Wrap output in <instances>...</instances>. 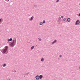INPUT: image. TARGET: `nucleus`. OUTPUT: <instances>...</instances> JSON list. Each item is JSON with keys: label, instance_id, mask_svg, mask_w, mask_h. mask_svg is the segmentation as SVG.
Segmentation results:
<instances>
[{"label": "nucleus", "instance_id": "obj_1", "mask_svg": "<svg viewBox=\"0 0 80 80\" xmlns=\"http://www.w3.org/2000/svg\"><path fill=\"white\" fill-rule=\"evenodd\" d=\"M8 52V46H7L5 47V48L3 50V52L4 54H7Z\"/></svg>", "mask_w": 80, "mask_h": 80}, {"label": "nucleus", "instance_id": "obj_2", "mask_svg": "<svg viewBox=\"0 0 80 80\" xmlns=\"http://www.w3.org/2000/svg\"><path fill=\"white\" fill-rule=\"evenodd\" d=\"M16 38H14L12 41L13 42L11 44H10V45L11 47H13L14 45H15V43H16Z\"/></svg>", "mask_w": 80, "mask_h": 80}, {"label": "nucleus", "instance_id": "obj_3", "mask_svg": "<svg viewBox=\"0 0 80 80\" xmlns=\"http://www.w3.org/2000/svg\"><path fill=\"white\" fill-rule=\"evenodd\" d=\"M80 23V20H77L75 22V25H79Z\"/></svg>", "mask_w": 80, "mask_h": 80}, {"label": "nucleus", "instance_id": "obj_4", "mask_svg": "<svg viewBox=\"0 0 80 80\" xmlns=\"http://www.w3.org/2000/svg\"><path fill=\"white\" fill-rule=\"evenodd\" d=\"M36 80H39L40 79V77L38 75H37L36 76Z\"/></svg>", "mask_w": 80, "mask_h": 80}, {"label": "nucleus", "instance_id": "obj_5", "mask_svg": "<svg viewBox=\"0 0 80 80\" xmlns=\"http://www.w3.org/2000/svg\"><path fill=\"white\" fill-rule=\"evenodd\" d=\"M33 19V16H32L30 19H29V20L30 21H32Z\"/></svg>", "mask_w": 80, "mask_h": 80}, {"label": "nucleus", "instance_id": "obj_6", "mask_svg": "<svg viewBox=\"0 0 80 80\" xmlns=\"http://www.w3.org/2000/svg\"><path fill=\"white\" fill-rule=\"evenodd\" d=\"M39 78H40V79H42V78H43V76L42 75H40V76H39Z\"/></svg>", "mask_w": 80, "mask_h": 80}, {"label": "nucleus", "instance_id": "obj_7", "mask_svg": "<svg viewBox=\"0 0 80 80\" xmlns=\"http://www.w3.org/2000/svg\"><path fill=\"white\" fill-rule=\"evenodd\" d=\"M12 41V38H11L10 39H8V42H10Z\"/></svg>", "mask_w": 80, "mask_h": 80}, {"label": "nucleus", "instance_id": "obj_8", "mask_svg": "<svg viewBox=\"0 0 80 80\" xmlns=\"http://www.w3.org/2000/svg\"><path fill=\"white\" fill-rule=\"evenodd\" d=\"M57 42V40H55L53 42H52V44H54L55 43Z\"/></svg>", "mask_w": 80, "mask_h": 80}, {"label": "nucleus", "instance_id": "obj_9", "mask_svg": "<svg viewBox=\"0 0 80 80\" xmlns=\"http://www.w3.org/2000/svg\"><path fill=\"white\" fill-rule=\"evenodd\" d=\"M6 66H7V64H6V63H4L3 65V67H6Z\"/></svg>", "mask_w": 80, "mask_h": 80}, {"label": "nucleus", "instance_id": "obj_10", "mask_svg": "<svg viewBox=\"0 0 80 80\" xmlns=\"http://www.w3.org/2000/svg\"><path fill=\"white\" fill-rule=\"evenodd\" d=\"M3 22V19L1 18L0 19V23L1 22V23Z\"/></svg>", "mask_w": 80, "mask_h": 80}, {"label": "nucleus", "instance_id": "obj_11", "mask_svg": "<svg viewBox=\"0 0 80 80\" xmlns=\"http://www.w3.org/2000/svg\"><path fill=\"white\" fill-rule=\"evenodd\" d=\"M67 20L68 22H70V18H68V19H67Z\"/></svg>", "mask_w": 80, "mask_h": 80}, {"label": "nucleus", "instance_id": "obj_12", "mask_svg": "<svg viewBox=\"0 0 80 80\" xmlns=\"http://www.w3.org/2000/svg\"><path fill=\"white\" fill-rule=\"evenodd\" d=\"M41 62H43L44 61V59L43 58H42L41 59Z\"/></svg>", "mask_w": 80, "mask_h": 80}, {"label": "nucleus", "instance_id": "obj_13", "mask_svg": "<svg viewBox=\"0 0 80 80\" xmlns=\"http://www.w3.org/2000/svg\"><path fill=\"white\" fill-rule=\"evenodd\" d=\"M39 25H43V22H41L39 23Z\"/></svg>", "mask_w": 80, "mask_h": 80}, {"label": "nucleus", "instance_id": "obj_14", "mask_svg": "<svg viewBox=\"0 0 80 80\" xmlns=\"http://www.w3.org/2000/svg\"><path fill=\"white\" fill-rule=\"evenodd\" d=\"M67 20V18H64L63 20V21L64 22L65 21V20Z\"/></svg>", "mask_w": 80, "mask_h": 80}, {"label": "nucleus", "instance_id": "obj_15", "mask_svg": "<svg viewBox=\"0 0 80 80\" xmlns=\"http://www.w3.org/2000/svg\"><path fill=\"white\" fill-rule=\"evenodd\" d=\"M33 48H34V46H32L31 48V50H33Z\"/></svg>", "mask_w": 80, "mask_h": 80}, {"label": "nucleus", "instance_id": "obj_16", "mask_svg": "<svg viewBox=\"0 0 80 80\" xmlns=\"http://www.w3.org/2000/svg\"><path fill=\"white\" fill-rule=\"evenodd\" d=\"M43 23H45V21L43 20Z\"/></svg>", "mask_w": 80, "mask_h": 80}, {"label": "nucleus", "instance_id": "obj_17", "mask_svg": "<svg viewBox=\"0 0 80 80\" xmlns=\"http://www.w3.org/2000/svg\"><path fill=\"white\" fill-rule=\"evenodd\" d=\"M8 80H10V78H8Z\"/></svg>", "mask_w": 80, "mask_h": 80}, {"label": "nucleus", "instance_id": "obj_18", "mask_svg": "<svg viewBox=\"0 0 80 80\" xmlns=\"http://www.w3.org/2000/svg\"><path fill=\"white\" fill-rule=\"evenodd\" d=\"M59 2V0H57L56 1V2Z\"/></svg>", "mask_w": 80, "mask_h": 80}, {"label": "nucleus", "instance_id": "obj_19", "mask_svg": "<svg viewBox=\"0 0 80 80\" xmlns=\"http://www.w3.org/2000/svg\"><path fill=\"white\" fill-rule=\"evenodd\" d=\"M62 57V55H60V56H59V57Z\"/></svg>", "mask_w": 80, "mask_h": 80}, {"label": "nucleus", "instance_id": "obj_20", "mask_svg": "<svg viewBox=\"0 0 80 80\" xmlns=\"http://www.w3.org/2000/svg\"><path fill=\"white\" fill-rule=\"evenodd\" d=\"M39 41H41L42 40V39H39Z\"/></svg>", "mask_w": 80, "mask_h": 80}, {"label": "nucleus", "instance_id": "obj_21", "mask_svg": "<svg viewBox=\"0 0 80 80\" xmlns=\"http://www.w3.org/2000/svg\"><path fill=\"white\" fill-rule=\"evenodd\" d=\"M61 18H63V16H61Z\"/></svg>", "mask_w": 80, "mask_h": 80}, {"label": "nucleus", "instance_id": "obj_22", "mask_svg": "<svg viewBox=\"0 0 80 80\" xmlns=\"http://www.w3.org/2000/svg\"><path fill=\"white\" fill-rule=\"evenodd\" d=\"M80 13H79V17H80Z\"/></svg>", "mask_w": 80, "mask_h": 80}, {"label": "nucleus", "instance_id": "obj_23", "mask_svg": "<svg viewBox=\"0 0 80 80\" xmlns=\"http://www.w3.org/2000/svg\"><path fill=\"white\" fill-rule=\"evenodd\" d=\"M59 19H61V18H59Z\"/></svg>", "mask_w": 80, "mask_h": 80}, {"label": "nucleus", "instance_id": "obj_24", "mask_svg": "<svg viewBox=\"0 0 80 80\" xmlns=\"http://www.w3.org/2000/svg\"><path fill=\"white\" fill-rule=\"evenodd\" d=\"M9 1V0H8V1Z\"/></svg>", "mask_w": 80, "mask_h": 80}]
</instances>
